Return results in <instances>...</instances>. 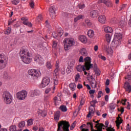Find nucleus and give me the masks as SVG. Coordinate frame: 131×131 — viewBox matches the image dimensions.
<instances>
[{
	"label": "nucleus",
	"mask_w": 131,
	"mask_h": 131,
	"mask_svg": "<svg viewBox=\"0 0 131 131\" xmlns=\"http://www.w3.org/2000/svg\"><path fill=\"white\" fill-rule=\"evenodd\" d=\"M85 62L84 65H78L76 67V69L78 72H82V71H89L91 68H93V64L92 63V58L87 56L84 59Z\"/></svg>",
	"instance_id": "1"
},
{
	"label": "nucleus",
	"mask_w": 131,
	"mask_h": 131,
	"mask_svg": "<svg viewBox=\"0 0 131 131\" xmlns=\"http://www.w3.org/2000/svg\"><path fill=\"white\" fill-rule=\"evenodd\" d=\"M69 122L61 121L58 124L57 131H69Z\"/></svg>",
	"instance_id": "2"
},
{
	"label": "nucleus",
	"mask_w": 131,
	"mask_h": 131,
	"mask_svg": "<svg viewBox=\"0 0 131 131\" xmlns=\"http://www.w3.org/2000/svg\"><path fill=\"white\" fill-rule=\"evenodd\" d=\"M64 48L66 51H68L71 48L75 45V40L73 38H66L64 41Z\"/></svg>",
	"instance_id": "3"
},
{
	"label": "nucleus",
	"mask_w": 131,
	"mask_h": 131,
	"mask_svg": "<svg viewBox=\"0 0 131 131\" xmlns=\"http://www.w3.org/2000/svg\"><path fill=\"white\" fill-rule=\"evenodd\" d=\"M3 99L6 105H9L13 102V96L10 92L8 91H5L3 93L2 95Z\"/></svg>",
	"instance_id": "4"
},
{
	"label": "nucleus",
	"mask_w": 131,
	"mask_h": 131,
	"mask_svg": "<svg viewBox=\"0 0 131 131\" xmlns=\"http://www.w3.org/2000/svg\"><path fill=\"white\" fill-rule=\"evenodd\" d=\"M28 73L30 76H31L33 80H36V79L41 75V73H40L39 71H37L33 69L29 70Z\"/></svg>",
	"instance_id": "5"
},
{
	"label": "nucleus",
	"mask_w": 131,
	"mask_h": 131,
	"mask_svg": "<svg viewBox=\"0 0 131 131\" xmlns=\"http://www.w3.org/2000/svg\"><path fill=\"white\" fill-rule=\"evenodd\" d=\"M122 38V35L120 33H116L114 35V39L112 41V45H115L117 47L120 45V40Z\"/></svg>",
	"instance_id": "6"
},
{
	"label": "nucleus",
	"mask_w": 131,
	"mask_h": 131,
	"mask_svg": "<svg viewBox=\"0 0 131 131\" xmlns=\"http://www.w3.org/2000/svg\"><path fill=\"white\" fill-rule=\"evenodd\" d=\"M19 56L21 58H24L25 57H30V53H29L28 50L26 49L25 47H23L20 49Z\"/></svg>",
	"instance_id": "7"
},
{
	"label": "nucleus",
	"mask_w": 131,
	"mask_h": 131,
	"mask_svg": "<svg viewBox=\"0 0 131 131\" xmlns=\"http://www.w3.org/2000/svg\"><path fill=\"white\" fill-rule=\"evenodd\" d=\"M27 97V92L26 91L23 90L16 94V98L18 99V100H25L26 98Z\"/></svg>",
	"instance_id": "8"
},
{
	"label": "nucleus",
	"mask_w": 131,
	"mask_h": 131,
	"mask_svg": "<svg viewBox=\"0 0 131 131\" xmlns=\"http://www.w3.org/2000/svg\"><path fill=\"white\" fill-rule=\"evenodd\" d=\"M104 4L106 6V7H108L109 8H112L113 7V4L112 2L110 1V0H99L98 4Z\"/></svg>",
	"instance_id": "9"
},
{
	"label": "nucleus",
	"mask_w": 131,
	"mask_h": 131,
	"mask_svg": "<svg viewBox=\"0 0 131 131\" xmlns=\"http://www.w3.org/2000/svg\"><path fill=\"white\" fill-rule=\"evenodd\" d=\"M50 84V78L48 77L44 78L40 84L41 88H46L47 85Z\"/></svg>",
	"instance_id": "10"
},
{
	"label": "nucleus",
	"mask_w": 131,
	"mask_h": 131,
	"mask_svg": "<svg viewBox=\"0 0 131 131\" xmlns=\"http://www.w3.org/2000/svg\"><path fill=\"white\" fill-rule=\"evenodd\" d=\"M56 10H57V8H56V6H52L50 7L49 12H50V15L51 17V18H54L55 14L56 13Z\"/></svg>",
	"instance_id": "11"
},
{
	"label": "nucleus",
	"mask_w": 131,
	"mask_h": 131,
	"mask_svg": "<svg viewBox=\"0 0 131 131\" xmlns=\"http://www.w3.org/2000/svg\"><path fill=\"white\" fill-rule=\"evenodd\" d=\"M34 61L37 62L39 65H42L45 62H43V58L40 55H37L34 58Z\"/></svg>",
	"instance_id": "12"
},
{
	"label": "nucleus",
	"mask_w": 131,
	"mask_h": 131,
	"mask_svg": "<svg viewBox=\"0 0 131 131\" xmlns=\"http://www.w3.org/2000/svg\"><path fill=\"white\" fill-rule=\"evenodd\" d=\"M86 124L87 127L88 128L90 127L92 131H98L97 130L94 129V124H93V122H88L86 123ZM82 131H89V129L83 128Z\"/></svg>",
	"instance_id": "13"
},
{
	"label": "nucleus",
	"mask_w": 131,
	"mask_h": 131,
	"mask_svg": "<svg viewBox=\"0 0 131 131\" xmlns=\"http://www.w3.org/2000/svg\"><path fill=\"white\" fill-rule=\"evenodd\" d=\"M124 89H125L126 92L130 93L131 92V85L128 82H125L124 84Z\"/></svg>",
	"instance_id": "14"
},
{
	"label": "nucleus",
	"mask_w": 131,
	"mask_h": 131,
	"mask_svg": "<svg viewBox=\"0 0 131 131\" xmlns=\"http://www.w3.org/2000/svg\"><path fill=\"white\" fill-rule=\"evenodd\" d=\"M29 57L30 56H26L21 58V59L25 64H30V63H31V58H29Z\"/></svg>",
	"instance_id": "15"
},
{
	"label": "nucleus",
	"mask_w": 131,
	"mask_h": 131,
	"mask_svg": "<svg viewBox=\"0 0 131 131\" xmlns=\"http://www.w3.org/2000/svg\"><path fill=\"white\" fill-rule=\"evenodd\" d=\"M98 20L100 23H101V24H105L106 23V16L104 15H100L98 18Z\"/></svg>",
	"instance_id": "16"
},
{
	"label": "nucleus",
	"mask_w": 131,
	"mask_h": 131,
	"mask_svg": "<svg viewBox=\"0 0 131 131\" xmlns=\"http://www.w3.org/2000/svg\"><path fill=\"white\" fill-rule=\"evenodd\" d=\"M91 18H97L99 16V11L98 10H93L90 12Z\"/></svg>",
	"instance_id": "17"
},
{
	"label": "nucleus",
	"mask_w": 131,
	"mask_h": 131,
	"mask_svg": "<svg viewBox=\"0 0 131 131\" xmlns=\"http://www.w3.org/2000/svg\"><path fill=\"white\" fill-rule=\"evenodd\" d=\"M79 39L83 43H86V42H88V38L84 35L79 36Z\"/></svg>",
	"instance_id": "18"
},
{
	"label": "nucleus",
	"mask_w": 131,
	"mask_h": 131,
	"mask_svg": "<svg viewBox=\"0 0 131 131\" xmlns=\"http://www.w3.org/2000/svg\"><path fill=\"white\" fill-rule=\"evenodd\" d=\"M18 126L19 129L18 130H17L16 131H22V130H23V127H24V126H25V121H22L20 122H19L18 123Z\"/></svg>",
	"instance_id": "19"
},
{
	"label": "nucleus",
	"mask_w": 131,
	"mask_h": 131,
	"mask_svg": "<svg viewBox=\"0 0 131 131\" xmlns=\"http://www.w3.org/2000/svg\"><path fill=\"white\" fill-rule=\"evenodd\" d=\"M41 94V92H40V91L37 89H36L33 91V94L31 95V97L32 98H33L34 96H39V95H40Z\"/></svg>",
	"instance_id": "20"
},
{
	"label": "nucleus",
	"mask_w": 131,
	"mask_h": 131,
	"mask_svg": "<svg viewBox=\"0 0 131 131\" xmlns=\"http://www.w3.org/2000/svg\"><path fill=\"white\" fill-rule=\"evenodd\" d=\"M80 54L82 55V56L86 57V56H88V51H86L85 48H82L81 49Z\"/></svg>",
	"instance_id": "21"
},
{
	"label": "nucleus",
	"mask_w": 131,
	"mask_h": 131,
	"mask_svg": "<svg viewBox=\"0 0 131 131\" xmlns=\"http://www.w3.org/2000/svg\"><path fill=\"white\" fill-rule=\"evenodd\" d=\"M51 99H52V95L51 94H46L44 97V100L46 102H49V101H51Z\"/></svg>",
	"instance_id": "22"
},
{
	"label": "nucleus",
	"mask_w": 131,
	"mask_h": 131,
	"mask_svg": "<svg viewBox=\"0 0 131 131\" xmlns=\"http://www.w3.org/2000/svg\"><path fill=\"white\" fill-rule=\"evenodd\" d=\"M94 110H95V108H92V107L90 108L89 114L87 115V117H88V118H90V117H91V115H92V114H95Z\"/></svg>",
	"instance_id": "23"
},
{
	"label": "nucleus",
	"mask_w": 131,
	"mask_h": 131,
	"mask_svg": "<svg viewBox=\"0 0 131 131\" xmlns=\"http://www.w3.org/2000/svg\"><path fill=\"white\" fill-rule=\"evenodd\" d=\"M88 35L89 37L92 38L95 36V32L93 30H89L88 32Z\"/></svg>",
	"instance_id": "24"
},
{
	"label": "nucleus",
	"mask_w": 131,
	"mask_h": 131,
	"mask_svg": "<svg viewBox=\"0 0 131 131\" xmlns=\"http://www.w3.org/2000/svg\"><path fill=\"white\" fill-rule=\"evenodd\" d=\"M98 125H99L98 126ZM103 126H105L104 124L100 123V124H96L95 127H97L98 131H102L103 129Z\"/></svg>",
	"instance_id": "25"
},
{
	"label": "nucleus",
	"mask_w": 131,
	"mask_h": 131,
	"mask_svg": "<svg viewBox=\"0 0 131 131\" xmlns=\"http://www.w3.org/2000/svg\"><path fill=\"white\" fill-rule=\"evenodd\" d=\"M104 31L107 33H112L113 32V29L110 27H106L104 28Z\"/></svg>",
	"instance_id": "26"
},
{
	"label": "nucleus",
	"mask_w": 131,
	"mask_h": 131,
	"mask_svg": "<svg viewBox=\"0 0 131 131\" xmlns=\"http://www.w3.org/2000/svg\"><path fill=\"white\" fill-rule=\"evenodd\" d=\"M119 119H121V120H119ZM122 121H123V120L121 119V117H120V116H118V117L117 118V121H116L117 126L118 127H119V125H120V124L122 123Z\"/></svg>",
	"instance_id": "27"
},
{
	"label": "nucleus",
	"mask_w": 131,
	"mask_h": 131,
	"mask_svg": "<svg viewBox=\"0 0 131 131\" xmlns=\"http://www.w3.org/2000/svg\"><path fill=\"white\" fill-rule=\"evenodd\" d=\"M60 115H61V112L59 111L56 112L54 116L55 120H56V121L59 120V118H60Z\"/></svg>",
	"instance_id": "28"
},
{
	"label": "nucleus",
	"mask_w": 131,
	"mask_h": 131,
	"mask_svg": "<svg viewBox=\"0 0 131 131\" xmlns=\"http://www.w3.org/2000/svg\"><path fill=\"white\" fill-rule=\"evenodd\" d=\"M23 24H24V25H27L28 27H32V23L28 21L27 19L24 20Z\"/></svg>",
	"instance_id": "29"
},
{
	"label": "nucleus",
	"mask_w": 131,
	"mask_h": 131,
	"mask_svg": "<svg viewBox=\"0 0 131 131\" xmlns=\"http://www.w3.org/2000/svg\"><path fill=\"white\" fill-rule=\"evenodd\" d=\"M70 88L73 91H75V88H76V84L74 83H71L69 84Z\"/></svg>",
	"instance_id": "30"
},
{
	"label": "nucleus",
	"mask_w": 131,
	"mask_h": 131,
	"mask_svg": "<svg viewBox=\"0 0 131 131\" xmlns=\"http://www.w3.org/2000/svg\"><path fill=\"white\" fill-rule=\"evenodd\" d=\"M90 83L92 88H97V82L96 81L95 79L92 80Z\"/></svg>",
	"instance_id": "31"
},
{
	"label": "nucleus",
	"mask_w": 131,
	"mask_h": 131,
	"mask_svg": "<svg viewBox=\"0 0 131 131\" xmlns=\"http://www.w3.org/2000/svg\"><path fill=\"white\" fill-rule=\"evenodd\" d=\"M37 113L38 115H40L42 117H45V116H47V113L45 111H38Z\"/></svg>",
	"instance_id": "32"
},
{
	"label": "nucleus",
	"mask_w": 131,
	"mask_h": 131,
	"mask_svg": "<svg viewBox=\"0 0 131 131\" xmlns=\"http://www.w3.org/2000/svg\"><path fill=\"white\" fill-rule=\"evenodd\" d=\"M105 38H106L107 42L110 43V41H111V35L109 34H106L105 35Z\"/></svg>",
	"instance_id": "33"
},
{
	"label": "nucleus",
	"mask_w": 131,
	"mask_h": 131,
	"mask_svg": "<svg viewBox=\"0 0 131 131\" xmlns=\"http://www.w3.org/2000/svg\"><path fill=\"white\" fill-rule=\"evenodd\" d=\"M83 17V15H79L78 16H76L75 18H74V22L76 23L77 21L78 20H81V19H82V17Z\"/></svg>",
	"instance_id": "34"
},
{
	"label": "nucleus",
	"mask_w": 131,
	"mask_h": 131,
	"mask_svg": "<svg viewBox=\"0 0 131 131\" xmlns=\"http://www.w3.org/2000/svg\"><path fill=\"white\" fill-rule=\"evenodd\" d=\"M84 8H85V5H84V4L80 3L77 6V9H79V10L84 9Z\"/></svg>",
	"instance_id": "35"
},
{
	"label": "nucleus",
	"mask_w": 131,
	"mask_h": 131,
	"mask_svg": "<svg viewBox=\"0 0 131 131\" xmlns=\"http://www.w3.org/2000/svg\"><path fill=\"white\" fill-rule=\"evenodd\" d=\"M59 109L61 110L62 112H66V111H67V107H66V105H61Z\"/></svg>",
	"instance_id": "36"
},
{
	"label": "nucleus",
	"mask_w": 131,
	"mask_h": 131,
	"mask_svg": "<svg viewBox=\"0 0 131 131\" xmlns=\"http://www.w3.org/2000/svg\"><path fill=\"white\" fill-rule=\"evenodd\" d=\"M59 68H56V69L54 70V74H53L54 77H56L57 75H59Z\"/></svg>",
	"instance_id": "37"
},
{
	"label": "nucleus",
	"mask_w": 131,
	"mask_h": 131,
	"mask_svg": "<svg viewBox=\"0 0 131 131\" xmlns=\"http://www.w3.org/2000/svg\"><path fill=\"white\" fill-rule=\"evenodd\" d=\"M75 64V61L73 60L70 62V64H69V66L70 68V69H72L73 68V66Z\"/></svg>",
	"instance_id": "38"
},
{
	"label": "nucleus",
	"mask_w": 131,
	"mask_h": 131,
	"mask_svg": "<svg viewBox=\"0 0 131 131\" xmlns=\"http://www.w3.org/2000/svg\"><path fill=\"white\" fill-rule=\"evenodd\" d=\"M110 108L111 110H114L115 108H116V104L114 103H110Z\"/></svg>",
	"instance_id": "39"
},
{
	"label": "nucleus",
	"mask_w": 131,
	"mask_h": 131,
	"mask_svg": "<svg viewBox=\"0 0 131 131\" xmlns=\"http://www.w3.org/2000/svg\"><path fill=\"white\" fill-rule=\"evenodd\" d=\"M53 80L54 85H58V84L59 83V82L58 81V78L57 77H53Z\"/></svg>",
	"instance_id": "40"
},
{
	"label": "nucleus",
	"mask_w": 131,
	"mask_h": 131,
	"mask_svg": "<svg viewBox=\"0 0 131 131\" xmlns=\"http://www.w3.org/2000/svg\"><path fill=\"white\" fill-rule=\"evenodd\" d=\"M10 131H17V126L16 125H12L10 127Z\"/></svg>",
	"instance_id": "41"
},
{
	"label": "nucleus",
	"mask_w": 131,
	"mask_h": 131,
	"mask_svg": "<svg viewBox=\"0 0 131 131\" xmlns=\"http://www.w3.org/2000/svg\"><path fill=\"white\" fill-rule=\"evenodd\" d=\"M104 51H105V52H106V53H109V45H108L104 46Z\"/></svg>",
	"instance_id": "42"
},
{
	"label": "nucleus",
	"mask_w": 131,
	"mask_h": 131,
	"mask_svg": "<svg viewBox=\"0 0 131 131\" xmlns=\"http://www.w3.org/2000/svg\"><path fill=\"white\" fill-rule=\"evenodd\" d=\"M57 34L58 36H59V37H61V36L63 35V30H62V29H59V30L58 31Z\"/></svg>",
	"instance_id": "43"
},
{
	"label": "nucleus",
	"mask_w": 131,
	"mask_h": 131,
	"mask_svg": "<svg viewBox=\"0 0 131 131\" xmlns=\"http://www.w3.org/2000/svg\"><path fill=\"white\" fill-rule=\"evenodd\" d=\"M76 125V121H74L71 125L70 127L71 130H73L74 127H75V125Z\"/></svg>",
	"instance_id": "44"
},
{
	"label": "nucleus",
	"mask_w": 131,
	"mask_h": 131,
	"mask_svg": "<svg viewBox=\"0 0 131 131\" xmlns=\"http://www.w3.org/2000/svg\"><path fill=\"white\" fill-rule=\"evenodd\" d=\"M19 3H20V0H13L12 1V4L13 5H15V6H17Z\"/></svg>",
	"instance_id": "45"
},
{
	"label": "nucleus",
	"mask_w": 131,
	"mask_h": 131,
	"mask_svg": "<svg viewBox=\"0 0 131 131\" xmlns=\"http://www.w3.org/2000/svg\"><path fill=\"white\" fill-rule=\"evenodd\" d=\"M80 78V75L79 74V73H77L76 75L75 78L76 82H77V81H78V79H79Z\"/></svg>",
	"instance_id": "46"
},
{
	"label": "nucleus",
	"mask_w": 131,
	"mask_h": 131,
	"mask_svg": "<svg viewBox=\"0 0 131 131\" xmlns=\"http://www.w3.org/2000/svg\"><path fill=\"white\" fill-rule=\"evenodd\" d=\"M46 66H47V68H48V69H52V66L51 64V62H50V61H48L47 62Z\"/></svg>",
	"instance_id": "47"
},
{
	"label": "nucleus",
	"mask_w": 131,
	"mask_h": 131,
	"mask_svg": "<svg viewBox=\"0 0 131 131\" xmlns=\"http://www.w3.org/2000/svg\"><path fill=\"white\" fill-rule=\"evenodd\" d=\"M94 72L97 75H100L101 74V71L99 69H97V70H94Z\"/></svg>",
	"instance_id": "48"
},
{
	"label": "nucleus",
	"mask_w": 131,
	"mask_h": 131,
	"mask_svg": "<svg viewBox=\"0 0 131 131\" xmlns=\"http://www.w3.org/2000/svg\"><path fill=\"white\" fill-rule=\"evenodd\" d=\"M11 28H9L5 32V34H7V35H9L10 33H11Z\"/></svg>",
	"instance_id": "49"
},
{
	"label": "nucleus",
	"mask_w": 131,
	"mask_h": 131,
	"mask_svg": "<svg viewBox=\"0 0 131 131\" xmlns=\"http://www.w3.org/2000/svg\"><path fill=\"white\" fill-rule=\"evenodd\" d=\"M27 122H28V125H32L33 123L32 119H29Z\"/></svg>",
	"instance_id": "50"
},
{
	"label": "nucleus",
	"mask_w": 131,
	"mask_h": 131,
	"mask_svg": "<svg viewBox=\"0 0 131 131\" xmlns=\"http://www.w3.org/2000/svg\"><path fill=\"white\" fill-rule=\"evenodd\" d=\"M3 56V55L0 54V58H1V60H0V63L1 64H3V63H4V62H6L7 60H6V59H5V58H3V57H2V56Z\"/></svg>",
	"instance_id": "51"
},
{
	"label": "nucleus",
	"mask_w": 131,
	"mask_h": 131,
	"mask_svg": "<svg viewBox=\"0 0 131 131\" xmlns=\"http://www.w3.org/2000/svg\"><path fill=\"white\" fill-rule=\"evenodd\" d=\"M42 20V16H41V15L39 14L37 18V20L38 22H40Z\"/></svg>",
	"instance_id": "52"
},
{
	"label": "nucleus",
	"mask_w": 131,
	"mask_h": 131,
	"mask_svg": "<svg viewBox=\"0 0 131 131\" xmlns=\"http://www.w3.org/2000/svg\"><path fill=\"white\" fill-rule=\"evenodd\" d=\"M85 22L86 24H87V25H88V26H91V25H92V23H91V21L89 19H86L85 20Z\"/></svg>",
	"instance_id": "53"
},
{
	"label": "nucleus",
	"mask_w": 131,
	"mask_h": 131,
	"mask_svg": "<svg viewBox=\"0 0 131 131\" xmlns=\"http://www.w3.org/2000/svg\"><path fill=\"white\" fill-rule=\"evenodd\" d=\"M102 95H103V92L101 91H99L97 97L98 99H100L102 97Z\"/></svg>",
	"instance_id": "54"
},
{
	"label": "nucleus",
	"mask_w": 131,
	"mask_h": 131,
	"mask_svg": "<svg viewBox=\"0 0 131 131\" xmlns=\"http://www.w3.org/2000/svg\"><path fill=\"white\" fill-rule=\"evenodd\" d=\"M118 111L121 112V114H123V112H124V107H121V110L120 109L118 108Z\"/></svg>",
	"instance_id": "55"
},
{
	"label": "nucleus",
	"mask_w": 131,
	"mask_h": 131,
	"mask_svg": "<svg viewBox=\"0 0 131 131\" xmlns=\"http://www.w3.org/2000/svg\"><path fill=\"white\" fill-rule=\"evenodd\" d=\"M93 70H96L97 69H99V68H98V66L96 63H95L94 64H93Z\"/></svg>",
	"instance_id": "56"
},
{
	"label": "nucleus",
	"mask_w": 131,
	"mask_h": 131,
	"mask_svg": "<svg viewBox=\"0 0 131 131\" xmlns=\"http://www.w3.org/2000/svg\"><path fill=\"white\" fill-rule=\"evenodd\" d=\"M30 6L32 9L34 8V2H33V1H32L31 3H30Z\"/></svg>",
	"instance_id": "57"
},
{
	"label": "nucleus",
	"mask_w": 131,
	"mask_h": 131,
	"mask_svg": "<svg viewBox=\"0 0 131 131\" xmlns=\"http://www.w3.org/2000/svg\"><path fill=\"white\" fill-rule=\"evenodd\" d=\"M127 47H128V48H129V49H130V48H131V39H129L128 40Z\"/></svg>",
	"instance_id": "58"
},
{
	"label": "nucleus",
	"mask_w": 131,
	"mask_h": 131,
	"mask_svg": "<svg viewBox=\"0 0 131 131\" xmlns=\"http://www.w3.org/2000/svg\"><path fill=\"white\" fill-rule=\"evenodd\" d=\"M52 35L54 38H56L57 36H58V33H57L55 32H53Z\"/></svg>",
	"instance_id": "59"
},
{
	"label": "nucleus",
	"mask_w": 131,
	"mask_h": 131,
	"mask_svg": "<svg viewBox=\"0 0 131 131\" xmlns=\"http://www.w3.org/2000/svg\"><path fill=\"white\" fill-rule=\"evenodd\" d=\"M95 92H96V90H90L89 91V94L90 95H93V94H95Z\"/></svg>",
	"instance_id": "60"
},
{
	"label": "nucleus",
	"mask_w": 131,
	"mask_h": 131,
	"mask_svg": "<svg viewBox=\"0 0 131 131\" xmlns=\"http://www.w3.org/2000/svg\"><path fill=\"white\" fill-rule=\"evenodd\" d=\"M125 8H126V4H123L120 7V11H121V10H124Z\"/></svg>",
	"instance_id": "61"
},
{
	"label": "nucleus",
	"mask_w": 131,
	"mask_h": 131,
	"mask_svg": "<svg viewBox=\"0 0 131 131\" xmlns=\"http://www.w3.org/2000/svg\"><path fill=\"white\" fill-rule=\"evenodd\" d=\"M105 92L106 94H109L110 93V89L108 87L105 88Z\"/></svg>",
	"instance_id": "62"
},
{
	"label": "nucleus",
	"mask_w": 131,
	"mask_h": 131,
	"mask_svg": "<svg viewBox=\"0 0 131 131\" xmlns=\"http://www.w3.org/2000/svg\"><path fill=\"white\" fill-rule=\"evenodd\" d=\"M126 79H128V80H130L131 79V75H127L125 77Z\"/></svg>",
	"instance_id": "63"
},
{
	"label": "nucleus",
	"mask_w": 131,
	"mask_h": 131,
	"mask_svg": "<svg viewBox=\"0 0 131 131\" xmlns=\"http://www.w3.org/2000/svg\"><path fill=\"white\" fill-rule=\"evenodd\" d=\"M53 48H56L57 47V42L56 41H54L52 45Z\"/></svg>",
	"instance_id": "64"
}]
</instances>
